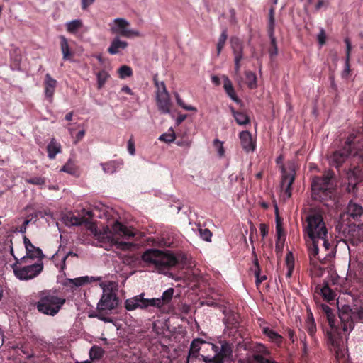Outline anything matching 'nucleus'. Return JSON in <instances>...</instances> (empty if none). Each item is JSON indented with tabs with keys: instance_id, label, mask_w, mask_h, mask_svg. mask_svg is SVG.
<instances>
[{
	"instance_id": "nucleus-1",
	"label": "nucleus",
	"mask_w": 363,
	"mask_h": 363,
	"mask_svg": "<svg viewBox=\"0 0 363 363\" xmlns=\"http://www.w3.org/2000/svg\"><path fill=\"white\" fill-rule=\"evenodd\" d=\"M320 313L326 317L330 329L326 331L327 343L329 349L333 351L337 358L342 355L343 337L342 332L350 333L354 327L357 320L363 322V307L354 304L352 306L343 304L338 306V316L340 325H336L335 315L333 310L326 304L319 306Z\"/></svg>"
},
{
	"instance_id": "nucleus-2",
	"label": "nucleus",
	"mask_w": 363,
	"mask_h": 363,
	"mask_svg": "<svg viewBox=\"0 0 363 363\" xmlns=\"http://www.w3.org/2000/svg\"><path fill=\"white\" fill-rule=\"evenodd\" d=\"M142 259L145 262L154 264L160 273L164 274L179 262L174 255L156 249H149L145 251L142 255Z\"/></svg>"
},
{
	"instance_id": "nucleus-3",
	"label": "nucleus",
	"mask_w": 363,
	"mask_h": 363,
	"mask_svg": "<svg viewBox=\"0 0 363 363\" xmlns=\"http://www.w3.org/2000/svg\"><path fill=\"white\" fill-rule=\"evenodd\" d=\"M356 137L350 135L345 142L342 148L333 152L330 158V164L332 167L339 168L350 155L358 157L363 164V142L355 146Z\"/></svg>"
},
{
	"instance_id": "nucleus-4",
	"label": "nucleus",
	"mask_w": 363,
	"mask_h": 363,
	"mask_svg": "<svg viewBox=\"0 0 363 363\" xmlns=\"http://www.w3.org/2000/svg\"><path fill=\"white\" fill-rule=\"evenodd\" d=\"M38 298L35 303L36 308L40 313L50 316L55 315L66 302L65 298L59 297L50 290L40 291Z\"/></svg>"
},
{
	"instance_id": "nucleus-5",
	"label": "nucleus",
	"mask_w": 363,
	"mask_h": 363,
	"mask_svg": "<svg viewBox=\"0 0 363 363\" xmlns=\"http://www.w3.org/2000/svg\"><path fill=\"white\" fill-rule=\"evenodd\" d=\"M306 223L303 230L309 239L324 238L328 234L323 212L320 210L310 209L306 216Z\"/></svg>"
},
{
	"instance_id": "nucleus-6",
	"label": "nucleus",
	"mask_w": 363,
	"mask_h": 363,
	"mask_svg": "<svg viewBox=\"0 0 363 363\" xmlns=\"http://www.w3.org/2000/svg\"><path fill=\"white\" fill-rule=\"evenodd\" d=\"M334 173L328 172L321 177H314L311 182V196L313 200L323 202L331 197L332 190L329 187L330 182Z\"/></svg>"
},
{
	"instance_id": "nucleus-7",
	"label": "nucleus",
	"mask_w": 363,
	"mask_h": 363,
	"mask_svg": "<svg viewBox=\"0 0 363 363\" xmlns=\"http://www.w3.org/2000/svg\"><path fill=\"white\" fill-rule=\"evenodd\" d=\"M43 262L35 263H20V259L16 260L13 269L15 276L20 280H29L36 277L43 270Z\"/></svg>"
},
{
	"instance_id": "nucleus-8",
	"label": "nucleus",
	"mask_w": 363,
	"mask_h": 363,
	"mask_svg": "<svg viewBox=\"0 0 363 363\" xmlns=\"http://www.w3.org/2000/svg\"><path fill=\"white\" fill-rule=\"evenodd\" d=\"M280 168L281 172V188L284 196L289 199L291 196V186L295 181L298 167L294 160H290L286 164H282Z\"/></svg>"
},
{
	"instance_id": "nucleus-9",
	"label": "nucleus",
	"mask_w": 363,
	"mask_h": 363,
	"mask_svg": "<svg viewBox=\"0 0 363 363\" xmlns=\"http://www.w3.org/2000/svg\"><path fill=\"white\" fill-rule=\"evenodd\" d=\"M145 294L142 293L134 297L125 300L124 307L127 311H134L135 309H147L149 307H154L158 309L162 308L159 298H145Z\"/></svg>"
},
{
	"instance_id": "nucleus-10",
	"label": "nucleus",
	"mask_w": 363,
	"mask_h": 363,
	"mask_svg": "<svg viewBox=\"0 0 363 363\" xmlns=\"http://www.w3.org/2000/svg\"><path fill=\"white\" fill-rule=\"evenodd\" d=\"M206 346L211 349L214 355L213 357H211V355H201L202 360L205 363H224L225 358L230 356L232 354L231 347L226 342L221 345L220 348L213 343L207 344Z\"/></svg>"
},
{
	"instance_id": "nucleus-11",
	"label": "nucleus",
	"mask_w": 363,
	"mask_h": 363,
	"mask_svg": "<svg viewBox=\"0 0 363 363\" xmlns=\"http://www.w3.org/2000/svg\"><path fill=\"white\" fill-rule=\"evenodd\" d=\"M118 306V298L114 292L104 290L102 296L97 304V310L100 313L104 311H111Z\"/></svg>"
},
{
	"instance_id": "nucleus-12",
	"label": "nucleus",
	"mask_w": 363,
	"mask_h": 363,
	"mask_svg": "<svg viewBox=\"0 0 363 363\" xmlns=\"http://www.w3.org/2000/svg\"><path fill=\"white\" fill-rule=\"evenodd\" d=\"M93 213L91 211H86V216H76L73 213L69 212L62 216V221L68 227L79 226L82 224L89 225L91 223Z\"/></svg>"
},
{
	"instance_id": "nucleus-13",
	"label": "nucleus",
	"mask_w": 363,
	"mask_h": 363,
	"mask_svg": "<svg viewBox=\"0 0 363 363\" xmlns=\"http://www.w3.org/2000/svg\"><path fill=\"white\" fill-rule=\"evenodd\" d=\"M114 23L115 26L112 27L111 29L113 33H116L125 38L139 35V32L128 28L129 23L124 18H116L114 20Z\"/></svg>"
},
{
	"instance_id": "nucleus-14",
	"label": "nucleus",
	"mask_w": 363,
	"mask_h": 363,
	"mask_svg": "<svg viewBox=\"0 0 363 363\" xmlns=\"http://www.w3.org/2000/svg\"><path fill=\"white\" fill-rule=\"evenodd\" d=\"M207 344H211V342H208L201 338L194 339L190 345L187 363L192 362L194 359H200V357L202 359L201 354H199V351L202 350L203 346H206ZM202 355L203 354H202Z\"/></svg>"
},
{
	"instance_id": "nucleus-15",
	"label": "nucleus",
	"mask_w": 363,
	"mask_h": 363,
	"mask_svg": "<svg viewBox=\"0 0 363 363\" xmlns=\"http://www.w3.org/2000/svg\"><path fill=\"white\" fill-rule=\"evenodd\" d=\"M156 104L158 110L163 114L170 112L172 103L168 92H156Z\"/></svg>"
},
{
	"instance_id": "nucleus-16",
	"label": "nucleus",
	"mask_w": 363,
	"mask_h": 363,
	"mask_svg": "<svg viewBox=\"0 0 363 363\" xmlns=\"http://www.w3.org/2000/svg\"><path fill=\"white\" fill-rule=\"evenodd\" d=\"M240 144L243 150L247 152H253L256 148V142L253 140L252 134L247 130L242 131L239 134Z\"/></svg>"
},
{
	"instance_id": "nucleus-17",
	"label": "nucleus",
	"mask_w": 363,
	"mask_h": 363,
	"mask_svg": "<svg viewBox=\"0 0 363 363\" xmlns=\"http://www.w3.org/2000/svg\"><path fill=\"white\" fill-rule=\"evenodd\" d=\"M26 255L20 259V263H28L30 259L33 260L37 259V262H43V259L45 257L42 250L38 247L33 246L26 250Z\"/></svg>"
},
{
	"instance_id": "nucleus-18",
	"label": "nucleus",
	"mask_w": 363,
	"mask_h": 363,
	"mask_svg": "<svg viewBox=\"0 0 363 363\" xmlns=\"http://www.w3.org/2000/svg\"><path fill=\"white\" fill-rule=\"evenodd\" d=\"M113 232L125 238H131L135 235L134 229L128 228L118 221H116L112 226Z\"/></svg>"
},
{
	"instance_id": "nucleus-19",
	"label": "nucleus",
	"mask_w": 363,
	"mask_h": 363,
	"mask_svg": "<svg viewBox=\"0 0 363 363\" xmlns=\"http://www.w3.org/2000/svg\"><path fill=\"white\" fill-rule=\"evenodd\" d=\"M57 82L53 79L50 74H45L44 86H45V95L47 98L52 99L55 88L57 86Z\"/></svg>"
},
{
	"instance_id": "nucleus-20",
	"label": "nucleus",
	"mask_w": 363,
	"mask_h": 363,
	"mask_svg": "<svg viewBox=\"0 0 363 363\" xmlns=\"http://www.w3.org/2000/svg\"><path fill=\"white\" fill-rule=\"evenodd\" d=\"M230 46L234 57L243 58L244 45L240 39L235 36L232 37L230 38Z\"/></svg>"
},
{
	"instance_id": "nucleus-21",
	"label": "nucleus",
	"mask_w": 363,
	"mask_h": 363,
	"mask_svg": "<svg viewBox=\"0 0 363 363\" xmlns=\"http://www.w3.org/2000/svg\"><path fill=\"white\" fill-rule=\"evenodd\" d=\"M128 46V43L122 41L118 37H115L108 48V52L111 55H116L120 50H124Z\"/></svg>"
},
{
	"instance_id": "nucleus-22",
	"label": "nucleus",
	"mask_w": 363,
	"mask_h": 363,
	"mask_svg": "<svg viewBox=\"0 0 363 363\" xmlns=\"http://www.w3.org/2000/svg\"><path fill=\"white\" fill-rule=\"evenodd\" d=\"M347 213L350 217L357 220L363 213V208L356 203L350 201L347 207Z\"/></svg>"
},
{
	"instance_id": "nucleus-23",
	"label": "nucleus",
	"mask_w": 363,
	"mask_h": 363,
	"mask_svg": "<svg viewBox=\"0 0 363 363\" xmlns=\"http://www.w3.org/2000/svg\"><path fill=\"white\" fill-rule=\"evenodd\" d=\"M60 39L62 58L64 60H70L74 56V52L70 50L67 39L63 35H60Z\"/></svg>"
},
{
	"instance_id": "nucleus-24",
	"label": "nucleus",
	"mask_w": 363,
	"mask_h": 363,
	"mask_svg": "<svg viewBox=\"0 0 363 363\" xmlns=\"http://www.w3.org/2000/svg\"><path fill=\"white\" fill-rule=\"evenodd\" d=\"M278 209L276 208V211L277 212ZM276 230H277V239L276 240L275 244V251L277 254L281 253L284 248V243L281 242V234L282 233V228L281 227V222L279 220V217L278 216V213H277V217H276Z\"/></svg>"
},
{
	"instance_id": "nucleus-25",
	"label": "nucleus",
	"mask_w": 363,
	"mask_h": 363,
	"mask_svg": "<svg viewBox=\"0 0 363 363\" xmlns=\"http://www.w3.org/2000/svg\"><path fill=\"white\" fill-rule=\"evenodd\" d=\"M252 256L254 257L253 262H254V264H255V278H256L255 282H256L257 286H258L262 281H264V280L267 279V276L266 275H262V276L260 274L261 269H260V266H259V262H258V259H257V255H256V252H255L254 247H252Z\"/></svg>"
},
{
	"instance_id": "nucleus-26",
	"label": "nucleus",
	"mask_w": 363,
	"mask_h": 363,
	"mask_svg": "<svg viewBox=\"0 0 363 363\" xmlns=\"http://www.w3.org/2000/svg\"><path fill=\"white\" fill-rule=\"evenodd\" d=\"M123 164L122 160H111L102 164L103 170L105 173L113 174Z\"/></svg>"
},
{
	"instance_id": "nucleus-27",
	"label": "nucleus",
	"mask_w": 363,
	"mask_h": 363,
	"mask_svg": "<svg viewBox=\"0 0 363 363\" xmlns=\"http://www.w3.org/2000/svg\"><path fill=\"white\" fill-rule=\"evenodd\" d=\"M47 151L48 157L53 160L61 152V145L52 138L47 146Z\"/></svg>"
},
{
	"instance_id": "nucleus-28",
	"label": "nucleus",
	"mask_w": 363,
	"mask_h": 363,
	"mask_svg": "<svg viewBox=\"0 0 363 363\" xmlns=\"http://www.w3.org/2000/svg\"><path fill=\"white\" fill-rule=\"evenodd\" d=\"M99 279V278L96 279L93 277H89L88 276H85V277H80L75 278V279H69L67 280V281L70 286L79 287V286H83L87 283H89L90 281H96Z\"/></svg>"
},
{
	"instance_id": "nucleus-29",
	"label": "nucleus",
	"mask_w": 363,
	"mask_h": 363,
	"mask_svg": "<svg viewBox=\"0 0 363 363\" xmlns=\"http://www.w3.org/2000/svg\"><path fill=\"white\" fill-rule=\"evenodd\" d=\"M230 110L238 124L243 125L250 123V118L246 113L242 111H235L233 107H230Z\"/></svg>"
},
{
	"instance_id": "nucleus-30",
	"label": "nucleus",
	"mask_w": 363,
	"mask_h": 363,
	"mask_svg": "<svg viewBox=\"0 0 363 363\" xmlns=\"http://www.w3.org/2000/svg\"><path fill=\"white\" fill-rule=\"evenodd\" d=\"M320 291L323 298L328 302L334 301L337 296L336 292L329 287L328 283H325L324 285L320 288Z\"/></svg>"
},
{
	"instance_id": "nucleus-31",
	"label": "nucleus",
	"mask_w": 363,
	"mask_h": 363,
	"mask_svg": "<svg viewBox=\"0 0 363 363\" xmlns=\"http://www.w3.org/2000/svg\"><path fill=\"white\" fill-rule=\"evenodd\" d=\"M263 333L267 336L273 342L280 345L282 342L283 337L281 335L269 328V327H264L262 328Z\"/></svg>"
},
{
	"instance_id": "nucleus-32",
	"label": "nucleus",
	"mask_w": 363,
	"mask_h": 363,
	"mask_svg": "<svg viewBox=\"0 0 363 363\" xmlns=\"http://www.w3.org/2000/svg\"><path fill=\"white\" fill-rule=\"evenodd\" d=\"M309 242L308 244V250L310 259H312L313 258H317L320 259L318 257L319 249H318V239H309Z\"/></svg>"
},
{
	"instance_id": "nucleus-33",
	"label": "nucleus",
	"mask_w": 363,
	"mask_h": 363,
	"mask_svg": "<svg viewBox=\"0 0 363 363\" xmlns=\"http://www.w3.org/2000/svg\"><path fill=\"white\" fill-rule=\"evenodd\" d=\"M345 43L346 44V59H345V69L343 72V74L348 75L350 72V52L352 50V45H351V42L348 38L345 39Z\"/></svg>"
},
{
	"instance_id": "nucleus-34",
	"label": "nucleus",
	"mask_w": 363,
	"mask_h": 363,
	"mask_svg": "<svg viewBox=\"0 0 363 363\" xmlns=\"http://www.w3.org/2000/svg\"><path fill=\"white\" fill-rule=\"evenodd\" d=\"M275 8L274 6H271L269 11V18L267 23V33L268 35H272V34H274V28H275Z\"/></svg>"
},
{
	"instance_id": "nucleus-35",
	"label": "nucleus",
	"mask_w": 363,
	"mask_h": 363,
	"mask_svg": "<svg viewBox=\"0 0 363 363\" xmlns=\"http://www.w3.org/2000/svg\"><path fill=\"white\" fill-rule=\"evenodd\" d=\"M111 77L110 74L104 69L96 73L97 88L101 89L104 87L107 80Z\"/></svg>"
},
{
	"instance_id": "nucleus-36",
	"label": "nucleus",
	"mask_w": 363,
	"mask_h": 363,
	"mask_svg": "<svg viewBox=\"0 0 363 363\" xmlns=\"http://www.w3.org/2000/svg\"><path fill=\"white\" fill-rule=\"evenodd\" d=\"M104 354V350L97 345H94L89 350V357L92 361L101 359Z\"/></svg>"
},
{
	"instance_id": "nucleus-37",
	"label": "nucleus",
	"mask_w": 363,
	"mask_h": 363,
	"mask_svg": "<svg viewBox=\"0 0 363 363\" xmlns=\"http://www.w3.org/2000/svg\"><path fill=\"white\" fill-rule=\"evenodd\" d=\"M245 78H246V84L249 89H255L257 88V76L254 72H252L251 71L245 72Z\"/></svg>"
},
{
	"instance_id": "nucleus-38",
	"label": "nucleus",
	"mask_w": 363,
	"mask_h": 363,
	"mask_svg": "<svg viewBox=\"0 0 363 363\" xmlns=\"http://www.w3.org/2000/svg\"><path fill=\"white\" fill-rule=\"evenodd\" d=\"M174 289L173 288H169L162 293L161 298H159L162 307L171 302L174 296Z\"/></svg>"
},
{
	"instance_id": "nucleus-39",
	"label": "nucleus",
	"mask_w": 363,
	"mask_h": 363,
	"mask_svg": "<svg viewBox=\"0 0 363 363\" xmlns=\"http://www.w3.org/2000/svg\"><path fill=\"white\" fill-rule=\"evenodd\" d=\"M286 264L288 269L286 277L290 278L294 269V257L291 252H289L286 256Z\"/></svg>"
},
{
	"instance_id": "nucleus-40",
	"label": "nucleus",
	"mask_w": 363,
	"mask_h": 363,
	"mask_svg": "<svg viewBox=\"0 0 363 363\" xmlns=\"http://www.w3.org/2000/svg\"><path fill=\"white\" fill-rule=\"evenodd\" d=\"M227 38H228V32H227L226 29H224L222 31V33L219 37L218 42L217 43V46H216L218 56L220 54L223 48H224V46L225 45V42L227 40Z\"/></svg>"
},
{
	"instance_id": "nucleus-41",
	"label": "nucleus",
	"mask_w": 363,
	"mask_h": 363,
	"mask_svg": "<svg viewBox=\"0 0 363 363\" xmlns=\"http://www.w3.org/2000/svg\"><path fill=\"white\" fill-rule=\"evenodd\" d=\"M270 39V47L269 48V53L271 59H273L278 54V48L277 45L276 38L274 34H272V35H269Z\"/></svg>"
},
{
	"instance_id": "nucleus-42",
	"label": "nucleus",
	"mask_w": 363,
	"mask_h": 363,
	"mask_svg": "<svg viewBox=\"0 0 363 363\" xmlns=\"http://www.w3.org/2000/svg\"><path fill=\"white\" fill-rule=\"evenodd\" d=\"M82 27V22L79 19L73 20L67 23V30L71 33H75Z\"/></svg>"
},
{
	"instance_id": "nucleus-43",
	"label": "nucleus",
	"mask_w": 363,
	"mask_h": 363,
	"mask_svg": "<svg viewBox=\"0 0 363 363\" xmlns=\"http://www.w3.org/2000/svg\"><path fill=\"white\" fill-rule=\"evenodd\" d=\"M62 172H67L71 175H74L77 173V168L74 162L70 160L62 167Z\"/></svg>"
},
{
	"instance_id": "nucleus-44",
	"label": "nucleus",
	"mask_w": 363,
	"mask_h": 363,
	"mask_svg": "<svg viewBox=\"0 0 363 363\" xmlns=\"http://www.w3.org/2000/svg\"><path fill=\"white\" fill-rule=\"evenodd\" d=\"M118 74L119 77L121 79H125V77L132 76L133 71L130 67L127 65H123L119 68Z\"/></svg>"
},
{
	"instance_id": "nucleus-45",
	"label": "nucleus",
	"mask_w": 363,
	"mask_h": 363,
	"mask_svg": "<svg viewBox=\"0 0 363 363\" xmlns=\"http://www.w3.org/2000/svg\"><path fill=\"white\" fill-rule=\"evenodd\" d=\"M200 237L206 242H211L212 233L208 228H199Z\"/></svg>"
},
{
	"instance_id": "nucleus-46",
	"label": "nucleus",
	"mask_w": 363,
	"mask_h": 363,
	"mask_svg": "<svg viewBox=\"0 0 363 363\" xmlns=\"http://www.w3.org/2000/svg\"><path fill=\"white\" fill-rule=\"evenodd\" d=\"M26 183L33 185L42 186L45 184V179L41 177H33L26 179Z\"/></svg>"
},
{
	"instance_id": "nucleus-47",
	"label": "nucleus",
	"mask_w": 363,
	"mask_h": 363,
	"mask_svg": "<svg viewBox=\"0 0 363 363\" xmlns=\"http://www.w3.org/2000/svg\"><path fill=\"white\" fill-rule=\"evenodd\" d=\"M155 86L157 87V92H168L164 82H159L157 77L153 78Z\"/></svg>"
},
{
	"instance_id": "nucleus-48",
	"label": "nucleus",
	"mask_w": 363,
	"mask_h": 363,
	"mask_svg": "<svg viewBox=\"0 0 363 363\" xmlns=\"http://www.w3.org/2000/svg\"><path fill=\"white\" fill-rule=\"evenodd\" d=\"M175 97H176V101H177V104L179 106H181L182 108H184L186 111H197V109L195 107H194L192 106L186 105L184 104V102L183 101V100L180 98V96L178 94H176Z\"/></svg>"
},
{
	"instance_id": "nucleus-49",
	"label": "nucleus",
	"mask_w": 363,
	"mask_h": 363,
	"mask_svg": "<svg viewBox=\"0 0 363 363\" xmlns=\"http://www.w3.org/2000/svg\"><path fill=\"white\" fill-rule=\"evenodd\" d=\"M306 330L308 335L313 337L316 333V324L315 322H306Z\"/></svg>"
},
{
	"instance_id": "nucleus-50",
	"label": "nucleus",
	"mask_w": 363,
	"mask_h": 363,
	"mask_svg": "<svg viewBox=\"0 0 363 363\" xmlns=\"http://www.w3.org/2000/svg\"><path fill=\"white\" fill-rule=\"evenodd\" d=\"M159 140L167 143L172 142L175 140L174 132L172 130L171 133H163L160 136Z\"/></svg>"
},
{
	"instance_id": "nucleus-51",
	"label": "nucleus",
	"mask_w": 363,
	"mask_h": 363,
	"mask_svg": "<svg viewBox=\"0 0 363 363\" xmlns=\"http://www.w3.org/2000/svg\"><path fill=\"white\" fill-rule=\"evenodd\" d=\"M213 145L217 149L219 156L223 157L225 154V150L223 146V143L218 139H215L213 140Z\"/></svg>"
},
{
	"instance_id": "nucleus-52",
	"label": "nucleus",
	"mask_w": 363,
	"mask_h": 363,
	"mask_svg": "<svg viewBox=\"0 0 363 363\" xmlns=\"http://www.w3.org/2000/svg\"><path fill=\"white\" fill-rule=\"evenodd\" d=\"M114 244L116 246L117 249L122 250H129L132 247V244L130 242H127L115 241Z\"/></svg>"
},
{
	"instance_id": "nucleus-53",
	"label": "nucleus",
	"mask_w": 363,
	"mask_h": 363,
	"mask_svg": "<svg viewBox=\"0 0 363 363\" xmlns=\"http://www.w3.org/2000/svg\"><path fill=\"white\" fill-rule=\"evenodd\" d=\"M253 359L258 363H277L273 360L265 358L262 354H255Z\"/></svg>"
},
{
	"instance_id": "nucleus-54",
	"label": "nucleus",
	"mask_w": 363,
	"mask_h": 363,
	"mask_svg": "<svg viewBox=\"0 0 363 363\" xmlns=\"http://www.w3.org/2000/svg\"><path fill=\"white\" fill-rule=\"evenodd\" d=\"M321 240L323 242V247H325V250H331V252H333L335 247H333V245L331 244L328 238V234L324 236V238H318V240Z\"/></svg>"
},
{
	"instance_id": "nucleus-55",
	"label": "nucleus",
	"mask_w": 363,
	"mask_h": 363,
	"mask_svg": "<svg viewBox=\"0 0 363 363\" xmlns=\"http://www.w3.org/2000/svg\"><path fill=\"white\" fill-rule=\"evenodd\" d=\"M223 79H224L223 88H224L225 92L227 93V92L231 91V89H233L234 87L233 86L231 81L229 79V78L228 77L223 76Z\"/></svg>"
},
{
	"instance_id": "nucleus-56",
	"label": "nucleus",
	"mask_w": 363,
	"mask_h": 363,
	"mask_svg": "<svg viewBox=\"0 0 363 363\" xmlns=\"http://www.w3.org/2000/svg\"><path fill=\"white\" fill-rule=\"evenodd\" d=\"M128 150L131 155H134L135 153V141L133 136L128 141Z\"/></svg>"
},
{
	"instance_id": "nucleus-57",
	"label": "nucleus",
	"mask_w": 363,
	"mask_h": 363,
	"mask_svg": "<svg viewBox=\"0 0 363 363\" xmlns=\"http://www.w3.org/2000/svg\"><path fill=\"white\" fill-rule=\"evenodd\" d=\"M69 256L77 257L78 255L77 253L73 252H69L65 256H64V257L62 258V262H61V266H60L61 270H63L65 268V267H66V264H65L66 260L68 259V257Z\"/></svg>"
},
{
	"instance_id": "nucleus-58",
	"label": "nucleus",
	"mask_w": 363,
	"mask_h": 363,
	"mask_svg": "<svg viewBox=\"0 0 363 363\" xmlns=\"http://www.w3.org/2000/svg\"><path fill=\"white\" fill-rule=\"evenodd\" d=\"M226 94L235 103H237V104L241 103V100L236 95L234 88L233 89H231V91L227 92Z\"/></svg>"
},
{
	"instance_id": "nucleus-59",
	"label": "nucleus",
	"mask_w": 363,
	"mask_h": 363,
	"mask_svg": "<svg viewBox=\"0 0 363 363\" xmlns=\"http://www.w3.org/2000/svg\"><path fill=\"white\" fill-rule=\"evenodd\" d=\"M179 310L184 315H188L191 311V307L189 305L186 303H182L179 306Z\"/></svg>"
},
{
	"instance_id": "nucleus-60",
	"label": "nucleus",
	"mask_w": 363,
	"mask_h": 363,
	"mask_svg": "<svg viewBox=\"0 0 363 363\" xmlns=\"http://www.w3.org/2000/svg\"><path fill=\"white\" fill-rule=\"evenodd\" d=\"M243 58L240 57H234L235 62V72L236 74H238L240 69V62Z\"/></svg>"
},
{
	"instance_id": "nucleus-61",
	"label": "nucleus",
	"mask_w": 363,
	"mask_h": 363,
	"mask_svg": "<svg viewBox=\"0 0 363 363\" xmlns=\"http://www.w3.org/2000/svg\"><path fill=\"white\" fill-rule=\"evenodd\" d=\"M259 230L262 238H264L268 234L269 227L264 223H261Z\"/></svg>"
},
{
	"instance_id": "nucleus-62",
	"label": "nucleus",
	"mask_w": 363,
	"mask_h": 363,
	"mask_svg": "<svg viewBox=\"0 0 363 363\" xmlns=\"http://www.w3.org/2000/svg\"><path fill=\"white\" fill-rule=\"evenodd\" d=\"M318 40L320 45H324L325 43V35L323 30H321L318 34Z\"/></svg>"
},
{
	"instance_id": "nucleus-63",
	"label": "nucleus",
	"mask_w": 363,
	"mask_h": 363,
	"mask_svg": "<svg viewBox=\"0 0 363 363\" xmlns=\"http://www.w3.org/2000/svg\"><path fill=\"white\" fill-rule=\"evenodd\" d=\"M95 0H82V9L86 10Z\"/></svg>"
},
{
	"instance_id": "nucleus-64",
	"label": "nucleus",
	"mask_w": 363,
	"mask_h": 363,
	"mask_svg": "<svg viewBox=\"0 0 363 363\" xmlns=\"http://www.w3.org/2000/svg\"><path fill=\"white\" fill-rule=\"evenodd\" d=\"M23 244L25 245L26 250L32 248L34 246L26 236L23 237Z\"/></svg>"
}]
</instances>
